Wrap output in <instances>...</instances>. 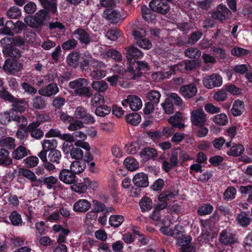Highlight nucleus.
<instances>
[{"instance_id":"nucleus-22","label":"nucleus","mask_w":252,"mask_h":252,"mask_svg":"<svg viewBox=\"0 0 252 252\" xmlns=\"http://www.w3.org/2000/svg\"><path fill=\"white\" fill-rule=\"evenodd\" d=\"M126 104H128L131 110L137 111L140 109L142 106V101L139 97L135 95H129L125 100Z\"/></svg>"},{"instance_id":"nucleus-8","label":"nucleus","mask_w":252,"mask_h":252,"mask_svg":"<svg viewBox=\"0 0 252 252\" xmlns=\"http://www.w3.org/2000/svg\"><path fill=\"white\" fill-rule=\"evenodd\" d=\"M91 77L94 79H101L105 76L106 65L102 62L93 60L91 64Z\"/></svg>"},{"instance_id":"nucleus-47","label":"nucleus","mask_w":252,"mask_h":252,"mask_svg":"<svg viewBox=\"0 0 252 252\" xmlns=\"http://www.w3.org/2000/svg\"><path fill=\"white\" fill-rule=\"evenodd\" d=\"M58 145L57 140L55 139L52 140L45 139L42 143V148L48 151L56 150Z\"/></svg>"},{"instance_id":"nucleus-19","label":"nucleus","mask_w":252,"mask_h":252,"mask_svg":"<svg viewBox=\"0 0 252 252\" xmlns=\"http://www.w3.org/2000/svg\"><path fill=\"white\" fill-rule=\"evenodd\" d=\"M77 190L76 192L85 193L88 189H95L97 187V183L95 182H92L88 178H83V182L76 184Z\"/></svg>"},{"instance_id":"nucleus-50","label":"nucleus","mask_w":252,"mask_h":252,"mask_svg":"<svg viewBox=\"0 0 252 252\" xmlns=\"http://www.w3.org/2000/svg\"><path fill=\"white\" fill-rule=\"evenodd\" d=\"M0 145L1 147L8 149H14L16 146L15 139L11 137H6L0 140Z\"/></svg>"},{"instance_id":"nucleus-52","label":"nucleus","mask_w":252,"mask_h":252,"mask_svg":"<svg viewBox=\"0 0 252 252\" xmlns=\"http://www.w3.org/2000/svg\"><path fill=\"white\" fill-rule=\"evenodd\" d=\"M92 87L99 92H104L108 88V84L104 81H93Z\"/></svg>"},{"instance_id":"nucleus-14","label":"nucleus","mask_w":252,"mask_h":252,"mask_svg":"<svg viewBox=\"0 0 252 252\" xmlns=\"http://www.w3.org/2000/svg\"><path fill=\"white\" fill-rule=\"evenodd\" d=\"M191 122L194 126L206 124V115L202 109L193 110L191 112Z\"/></svg>"},{"instance_id":"nucleus-57","label":"nucleus","mask_w":252,"mask_h":252,"mask_svg":"<svg viewBox=\"0 0 252 252\" xmlns=\"http://www.w3.org/2000/svg\"><path fill=\"white\" fill-rule=\"evenodd\" d=\"M65 101V99L64 97L58 95L54 97L52 105L56 110H60L64 105Z\"/></svg>"},{"instance_id":"nucleus-24","label":"nucleus","mask_w":252,"mask_h":252,"mask_svg":"<svg viewBox=\"0 0 252 252\" xmlns=\"http://www.w3.org/2000/svg\"><path fill=\"white\" fill-rule=\"evenodd\" d=\"M80 58L78 52L72 51L67 56L66 62L69 66L75 68L79 65Z\"/></svg>"},{"instance_id":"nucleus-25","label":"nucleus","mask_w":252,"mask_h":252,"mask_svg":"<svg viewBox=\"0 0 252 252\" xmlns=\"http://www.w3.org/2000/svg\"><path fill=\"white\" fill-rule=\"evenodd\" d=\"M140 157L145 161L154 159L158 157L157 150L151 147H147L143 149L140 153Z\"/></svg>"},{"instance_id":"nucleus-27","label":"nucleus","mask_w":252,"mask_h":252,"mask_svg":"<svg viewBox=\"0 0 252 252\" xmlns=\"http://www.w3.org/2000/svg\"><path fill=\"white\" fill-rule=\"evenodd\" d=\"M173 193H176L177 195L175 196V198L172 200H170L167 201V210L168 212L171 214H179L182 211L181 206L179 203L174 200L176 199V196L178 195V191L172 192Z\"/></svg>"},{"instance_id":"nucleus-51","label":"nucleus","mask_w":252,"mask_h":252,"mask_svg":"<svg viewBox=\"0 0 252 252\" xmlns=\"http://www.w3.org/2000/svg\"><path fill=\"white\" fill-rule=\"evenodd\" d=\"M169 101L172 102L175 107H181L182 105V99L176 93H169L166 97Z\"/></svg>"},{"instance_id":"nucleus-13","label":"nucleus","mask_w":252,"mask_h":252,"mask_svg":"<svg viewBox=\"0 0 252 252\" xmlns=\"http://www.w3.org/2000/svg\"><path fill=\"white\" fill-rule=\"evenodd\" d=\"M102 16L112 24H117L122 20L120 12L113 8L105 9L103 11Z\"/></svg>"},{"instance_id":"nucleus-5","label":"nucleus","mask_w":252,"mask_h":252,"mask_svg":"<svg viewBox=\"0 0 252 252\" xmlns=\"http://www.w3.org/2000/svg\"><path fill=\"white\" fill-rule=\"evenodd\" d=\"M0 97L5 101H8L12 103L13 108L10 110L14 111V115H18V113L21 114L25 110V107L22 104L24 103V100H20L11 94L5 89L0 90Z\"/></svg>"},{"instance_id":"nucleus-2","label":"nucleus","mask_w":252,"mask_h":252,"mask_svg":"<svg viewBox=\"0 0 252 252\" xmlns=\"http://www.w3.org/2000/svg\"><path fill=\"white\" fill-rule=\"evenodd\" d=\"M85 169V165L83 161H73L69 169L63 168L60 171L59 178L66 184H75L78 180L76 175L83 172Z\"/></svg>"},{"instance_id":"nucleus-28","label":"nucleus","mask_w":252,"mask_h":252,"mask_svg":"<svg viewBox=\"0 0 252 252\" xmlns=\"http://www.w3.org/2000/svg\"><path fill=\"white\" fill-rule=\"evenodd\" d=\"M245 109V104L243 101L236 99L234 101L231 113L234 117L241 115Z\"/></svg>"},{"instance_id":"nucleus-45","label":"nucleus","mask_w":252,"mask_h":252,"mask_svg":"<svg viewBox=\"0 0 252 252\" xmlns=\"http://www.w3.org/2000/svg\"><path fill=\"white\" fill-rule=\"evenodd\" d=\"M48 158L50 161L56 164H59L62 158L61 153L59 150L56 149L51 150L48 154Z\"/></svg>"},{"instance_id":"nucleus-16","label":"nucleus","mask_w":252,"mask_h":252,"mask_svg":"<svg viewBox=\"0 0 252 252\" xmlns=\"http://www.w3.org/2000/svg\"><path fill=\"white\" fill-rule=\"evenodd\" d=\"M2 51L5 57L19 59L21 57V51L9 42L3 44Z\"/></svg>"},{"instance_id":"nucleus-63","label":"nucleus","mask_w":252,"mask_h":252,"mask_svg":"<svg viewBox=\"0 0 252 252\" xmlns=\"http://www.w3.org/2000/svg\"><path fill=\"white\" fill-rule=\"evenodd\" d=\"M24 161L27 167L32 168L37 165L39 159L36 156H30L25 159Z\"/></svg>"},{"instance_id":"nucleus-53","label":"nucleus","mask_w":252,"mask_h":252,"mask_svg":"<svg viewBox=\"0 0 252 252\" xmlns=\"http://www.w3.org/2000/svg\"><path fill=\"white\" fill-rule=\"evenodd\" d=\"M160 96V93L156 90L150 91L147 94V98L150 100V102H152L156 105L159 103Z\"/></svg>"},{"instance_id":"nucleus-46","label":"nucleus","mask_w":252,"mask_h":252,"mask_svg":"<svg viewBox=\"0 0 252 252\" xmlns=\"http://www.w3.org/2000/svg\"><path fill=\"white\" fill-rule=\"evenodd\" d=\"M32 107L36 109H43L46 107V100L41 96H37L33 99Z\"/></svg>"},{"instance_id":"nucleus-17","label":"nucleus","mask_w":252,"mask_h":252,"mask_svg":"<svg viewBox=\"0 0 252 252\" xmlns=\"http://www.w3.org/2000/svg\"><path fill=\"white\" fill-rule=\"evenodd\" d=\"M18 59H7L3 65V69L9 74L20 71L22 64L18 61Z\"/></svg>"},{"instance_id":"nucleus-20","label":"nucleus","mask_w":252,"mask_h":252,"mask_svg":"<svg viewBox=\"0 0 252 252\" xmlns=\"http://www.w3.org/2000/svg\"><path fill=\"white\" fill-rule=\"evenodd\" d=\"M237 224L243 227H247L252 221V214L249 211H243L236 218Z\"/></svg>"},{"instance_id":"nucleus-33","label":"nucleus","mask_w":252,"mask_h":252,"mask_svg":"<svg viewBox=\"0 0 252 252\" xmlns=\"http://www.w3.org/2000/svg\"><path fill=\"white\" fill-rule=\"evenodd\" d=\"M9 152L4 148L0 150V165L8 166L12 163V159L9 157Z\"/></svg>"},{"instance_id":"nucleus-7","label":"nucleus","mask_w":252,"mask_h":252,"mask_svg":"<svg viewBox=\"0 0 252 252\" xmlns=\"http://www.w3.org/2000/svg\"><path fill=\"white\" fill-rule=\"evenodd\" d=\"M182 120L181 113L178 111L176 112L173 116L168 119V122L171 124V126L163 128L161 131L162 135L169 137L175 133L176 128L180 129L184 128L185 125L181 123Z\"/></svg>"},{"instance_id":"nucleus-31","label":"nucleus","mask_w":252,"mask_h":252,"mask_svg":"<svg viewBox=\"0 0 252 252\" xmlns=\"http://www.w3.org/2000/svg\"><path fill=\"white\" fill-rule=\"evenodd\" d=\"M2 45L6 44L7 42H10L11 44H13L14 46H21L24 45L25 40L20 36L16 37H5L2 38L0 40Z\"/></svg>"},{"instance_id":"nucleus-39","label":"nucleus","mask_w":252,"mask_h":252,"mask_svg":"<svg viewBox=\"0 0 252 252\" xmlns=\"http://www.w3.org/2000/svg\"><path fill=\"white\" fill-rule=\"evenodd\" d=\"M139 205L142 212H148L152 208V199L148 196H144L139 202Z\"/></svg>"},{"instance_id":"nucleus-43","label":"nucleus","mask_w":252,"mask_h":252,"mask_svg":"<svg viewBox=\"0 0 252 252\" xmlns=\"http://www.w3.org/2000/svg\"><path fill=\"white\" fill-rule=\"evenodd\" d=\"M124 220V217L122 215H111L109 220V223L111 226L118 227L122 224Z\"/></svg>"},{"instance_id":"nucleus-30","label":"nucleus","mask_w":252,"mask_h":252,"mask_svg":"<svg viewBox=\"0 0 252 252\" xmlns=\"http://www.w3.org/2000/svg\"><path fill=\"white\" fill-rule=\"evenodd\" d=\"M232 144L231 148L226 152L227 155L233 157L241 156L245 150L243 145L239 143L235 144L233 143Z\"/></svg>"},{"instance_id":"nucleus-1","label":"nucleus","mask_w":252,"mask_h":252,"mask_svg":"<svg viewBox=\"0 0 252 252\" xmlns=\"http://www.w3.org/2000/svg\"><path fill=\"white\" fill-rule=\"evenodd\" d=\"M125 55L127 66L126 71L131 75V78L137 79L142 75V71L149 69V65L145 62L139 61L143 57V53L134 46L125 48Z\"/></svg>"},{"instance_id":"nucleus-48","label":"nucleus","mask_w":252,"mask_h":252,"mask_svg":"<svg viewBox=\"0 0 252 252\" xmlns=\"http://www.w3.org/2000/svg\"><path fill=\"white\" fill-rule=\"evenodd\" d=\"M161 105L164 113L167 115L172 114L176 109V107L174 105L172 102L169 101L166 98Z\"/></svg>"},{"instance_id":"nucleus-40","label":"nucleus","mask_w":252,"mask_h":252,"mask_svg":"<svg viewBox=\"0 0 252 252\" xmlns=\"http://www.w3.org/2000/svg\"><path fill=\"white\" fill-rule=\"evenodd\" d=\"M78 45L77 40L74 38H69L62 44V48L64 51H69L75 49Z\"/></svg>"},{"instance_id":"nucleus-36","label":"nucleus","mask_w":252,"mask_h":252,"mask_svg":"<svg viewBox=\"0 0 252 252\" xmlns=\"http://www.w3.org/2000/svg\"><path fill=\"white\" fill-rule=\"evenodd\" d=\"M237 190L233 186H229L223 193V199L225 202L231 201L236 198Z\"/></svg>"},{"instance_id":"nucleus-18","label":"nucleus","mask_w":252,"mask_h":252,"mask_svg":"<svg viewBox=\"0 0 252 252\" xmlns=\"http://www.w3.org/2000/svg\"><path fill=\"white\" fill-rule=\"evenodd\" d=\"M59 90L57 83L52 82L40 88L38 90V94L41 96L51 97L57 94Z\"/></svg>"},{"instance_id":"nucleus-9","label":"nucleus","mask_w":252,"mask_h":252,"mask_svg":"<svg viewBox=\"0 0 252 252\" xmlns=\"http://www.w3.org/2000/svg\"><path fill=\"white\" fill-rule=\"evenodd\" d=\"M149 7L153 11L161 14H167L170 9L169 3L164 0H152Z\"/></svg>"},{"instance_id":"nucleus-60","label":"nucleus","mask_w":252,"mask_h":252,"mask_svg":"<svg viewBox=\"0 0 252 252\" xmlns=\"http://www.w3.org/2000/svg\"><path fill=\"white\" fill-rule=\"evenodd\" d=\"M27 28V25L22 21L18 20L14 24V28H12L13 33L19 34L25 31Z\"/></svg>"},{"instance_id":"nucleus-49","label":"nucleus","mask_w":252,"mask_h":252,"mask_svg":"<svg viewBox=\"0 0 252 252\" xmlns=\"http://www.w3.org/2000/svg\"><path fill=\"white\" fill-rule=\"evenodd\" d=\"M205 125H199L195 126L196 127L193 128L194 133L196 137L199 138H203L205 137L208 133L209 129L207 127L205 126Z\"/></svg>"},{"instance_id":"nucleus-21","label":"nucleus","mask_w":252,"mask_h":252,"mask_svg":"<svg viewBox=\"0 0 252 252\" xmlns=\"http://www.w3.org/2000/svg\"><path fill=\"white\" fill-rule=\"evenodd\" d=\"M64 151L67 150V152L69 151L70 155L72 158L76 159L77 160H81L83 157V151L78 147H75L72 144L68 145L65 142L63 144Z\"/></svg>"},{"instance_id":"nucleus-55","label":"nucleus","mask_w":252,"mask_h":252,"mask_svg":"<svg viewBox=\"0 0 252 252\" xmlns=\"http://www.w3.org/2000/svg\"><path fill=\"white\" fill-rule=\"evenodd\" d=\"M213 120L216 124L220 126H225L228 123L227 117L224 113L215 116Z\"/></svg>"},{"instance_id":"nucleus-41","label":"nucleus","mask_w":252,"mask_h":252,"mask_svg":"<svg viewBox=\"0 0 252 252\" xmlns=\"http://www.w3.org/2000/svg\"><path fill=\"white\" fill-rule=\"evenodd\" d=\"M13 113L14 111L5 112L0 113V124L6 125L11 121H14L15 116Z\"/></svg>"},{"instance_id":"nucleus-26","label":"nucleus","mask_w":252,"mask_h":252,"mask_svg":"<svg viewBox=\"0 0 252 252\" xmlns=\"http://www.w3.org/2000/svg\"><path fill=\"white\" fill-rule=\"evenodd\" d=\"M91 208V203L86 199H80L73 205V210L75 212H86Z\"/></svg>"},{"instance_id":"nucleus-29","label":"nucleus","mask_w":252,"mask_h":252,"mask_svg":"<svg viewBox=\"0 0 252 252\" xmlns=\"http://www.w3.org/2000/svg\"><path fill=\"white\" fill-rule=\"evenodd\" d=\"M189 61L185 60L184 62L178 63L177 64L171 66L169 71V75L175 74L176 72H184L189 69Z\"/></svg>"},{"instance_id":"nucleus-34","label":"nucleus","mask_w":252,"mask_h":252,"mask_svg":"<svg viewBox=\"0 0 252 252\" xmlns=\"http://www.w3.org/2000/svg\"><path fill=\"white\" fill-rule=\"evenodd\" d=\"M125 167L129 171H134L139 168L138 162L132 157H128L124 161Z\"/></svg>"},{"instance_id":"nucleus-3","label":"nucleus","mask_w":252,"mask_h":252,"mask_svg":"<svg viewBox=\"0 0 252 252\" xmlns=\"http://www.w3.org/2000/svg\"><path fill=\"white\" fill-rule=\"evenodd\" d=\"M90 81L84 78H78L69 83V87L74 90L76 95L90 98L93 96L91 88L89 86Z\"/></svg>"},{"instance_id":"nucleus-12","label":"nucleus","mask_w":252,"mask_h":252,"mask_svg":"<svg viewBox=\"0 0 252 252\" xmlns=\"http://www.w3.org/2000/svg\"><path fill=\"white\" fill-rule=\"evenodd\" d=\"M72 35L74 36L76 40L85 45H89L92 40L89 33L81 28L75 30L72 32Z\"/></svg>"},{"instance_id":"nucleus-35","label":"nucleus","mask_w":252,"mask_h":252,"mask_svg":"<svg viewBox=\"0 0 252 252\" xmlns=\"http://www.w3.org/2000/svg\"><path fill=\"white\" fill-rule=\"evenodd\" d=\"M104 56L107 58H110L116 62H121L122 61V55L118 50L114 48H110L106 50Z\"/></svg>"},{"instance_id":"nucleus-37","label":"nucleus","mask_w":252,"mask_h":252,"mask_svg":"<svg viewBox=\"0 0 252 252\" xmlns=\"http://www.w3.org/2000/svg\"><path fill=\"white\" fill-rule=\"evenodd\" d=\"M125 120L131 125L137 126L141 122V118L139 114L133 112L126 114L125 116Z\"/></svg>"},{"instance_id":"nucleus-23","label":"nucleus","mask_w":252,"mask_h":252,"mask_svg":"<svg viewBox=\"0 0 252 252\" xmlns=\"http://www.w3.org/2000/svg\"><path fill=\"white\" fill-rule=\"evenodd\" d=\"M133 182L138 187H147L149 185L148 175L143 172L137 173L133 177Z\"/></svg>"},{"instance_id":"nucleus-11","label":"nucleus","mask_w":252,"mask_h":252,"mask_svg":"<svg viewBox=\"0 0 252 252\" xmlns=\"http://www.w3.org/2000/svg\"><path fill=\"white\" fill-rule=\"evenodd\" d=\"M219 241L221 244L227 246L238 243L236 234L227 229H224L220 233Z\"/></svg>"},{"instance_id":"nucleus-4","label":"nucleus","mask_w":252,"mask_h":252,"mask_svg":"<svg viewBox=\"0 0 252 252\" xmlns=\"http://www.w3.org/2000/svg\"><path fill=\"white\" fill-rule=\"evenodd\" d=\"M176 195L177 193H173L170 190H165L161 192L158 197L159 202L154 207V210L151 215V218L155 221H160L161 220L160 211L167 206V201L175 199Z\"/></svg>"},{"instance_id":"nucleus-32","label":"nucleus","mask_w":252,"mask_h":252,"mask_svg":"<svg viewBox=\"0 0 252 252\" xmlns=\"http://www.w3.org/2000/svg\"><path fill=\"white\" fill-rule=\"evenodd\" d=\"M220 220V216L215 211L212 216H210V218L208 220H201V225L203 227L206 228L207 227L211 228L213 227L215 224H216Z\"/></svg>"},{"instance_id":"nucleus-38","label":"nucleus","mask_w":252,"mask_h":252,"mask_svg":"<svg viewBox=\"0 0 252 252\" xmlns=\"http://www.w3.org/2000/svg\"><path fill=\"white\" fill-rule=\"evenodd\" d=\"M21 15V9L16 5L11 6L6 12V15L9 19H17Z\"/></svg>"},{"instance_id":"nucleus-58","label":"nucleus","mask_w":252,"mask_h":252,"mask_svg":"<svg viewBox=\"0 0 252 252\" xmlns=\"http://www.w3.org/2000/svg\"><path fill=\"white\" fill-rule=\"evenodd\" d=\"M9 220L12 225L18 226L22 222L21 215L16 211L11 212L9 216Z\"/></svg>"},{"instance_id":"nucleus-54","label":"nucleus","mask_w":252,"mask_h":252,"mask_svg":"<svg viewBox=\"0 0 252 252\" xmlns=\"http://www.w3.org/2000/svg\"><path fill=\"white\" fill-rule=\"evenodd\" d=\"M214 210L213 206L210 203L203 204L197 210V214L199 216H204L210 214Z\"/></svg>"},{"instance_id":"nucleus-6","label":"nucleus","mask_w":252,"mask_h":252,"mask_svg":"<svg viewBox=\"0 0 252 252\" xmlns=\"http://www.w3.org/2000/svg\"><path fill=\"white\" fill-rule=\"evenodd\" d=\"M183 229L181 225L176 224L174 228L171 229L170 236L178 239L177 244L181 247V252H189V236L182 238L184 235Z\"/></svg>"},{"instance_id":"nucleus-42","label":"nucleus","mask_w":252,"mask_h":252,"mask_svg":"<svg viewBox=\"0 0 252 252\" xmlns=\"http://www.w3.org/2000/svg\"><path fill=\"white\" fill-rule=\"evenodd\" d=\"M27 155L26 149L23 146H19L14 150L12 153V158L16 160H19L25 157Z\"/></svg>"},{"instance_id":"nucleus-61","label":"nucleus","mask_w":252,"mask_h":252,"mask_svg":"<svg viewBox=\"0 0 252 252\" xmlns=\"http://www.w3.org/2000/svg\"><path fill=\"white\" fill-rule=\"evenodd\" d=\"M91 103L94 106L97 107L99 105H104L103 96L100 94H95L91 99Z\"/></svg>"},{"instance_id":"nucleus-59","label":"nucleus","mask_w":252,"mask_h":252,"mask_svg":"<svg viewBox=\"0 0 252 252\" xmlns=\"http://www.w3.org/2000/svg\"><path fill=\"white\" fill-rule=\"evenodd\" d=\"M197 92V89L195 85L193 83H190V103H192L194 104L195 102L203 100V98L201 96H200L197 98H193Z\"/></svg>"},{"instance_id":"nucleus-62","label":"nucleus","mask_w":252,"mask_h":252,"mask_svg":"<svg viewBox=\"0 0 252 252\" xmlns=\"http://www.w3.org/2000/svg\"><path fill=\"white\" fill-rule=\"evenodd\" d=\"M19 173L20 175H22L24 177L29 179L31 182L32 181L34 180V179H35L36 176L35 173L30 170L26 168H20L19 170Z\"/></svg>"},{"instance_id":"nucleus-44","label":"nucleus","mask_w":252,"mask_h":252,"mask_svg":"<svg viewBox=\"0 0 252 252\" xmlns=\"http://www.w3.org/2000/svg\"><path fill=\"white\" fill-rule=\"evenodd\" d=\"M111 109L106 105H101L97 106L94 111L95 114L98 117H104L110 113Z\"/></svg>"},{"instance_id":"nucleus-15","label":"nucleus","mask_w":252,"mask_h":252,"mask_svg":"<svg viewBox=\"0 0 252 252\" xmlns=\"http://www.w3.org/2000/svg\"><path fill=\"white\" fill-rule=\"evenodd\" d=\"M204 86L208 89L218 87L222 83V77L217 74H212L203 81Z\"/></svg>"},{"instance_id":"nucleus-56","label":"nucleus","mask_w":252,"mask_h":252,"mask_svg":"<svg viewBox=\"0 0 252 252\" xmlns=\"http://www.w3.org/2000/svg\"><path fill=\"white\" fill-rule=\"evenodd\" d=\"M239 191L241 193V200H244L249 194L252 193V185L247 186H241L239 188Z\"/></svg>"},{"instance_id":"nucleus-10","label":"nucleus","mask_w":252,"mask_h":252,"mask_svg":"<svg viewBox=\"0 0 252 252\" xmlns=\"http://www.w3.org/2000/svg\"><path fill=\"white\" fill-rule=\"evenodd\" d=\"M231 14L232 12L225 5L220 3L217 7L216 10L212 12V17L215 20L223 22Z\"/></svg>"},{"instance_id":"nucleus-64","label":"nucleus","mask_w":252,"mask_h":252,"mask_svg":"<svg viewBox=\"0 0 252 252\" xmlns=\"http://www.w3.org/2000/svg\"><path fill=\"white\" fill-rule=\"evenodd\" d=\"M106 36L110 40L115 41L120 36V31L117 29H109L107 32Z\"/></svg>"}]
</instances>
